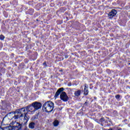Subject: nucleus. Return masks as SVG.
<instances>
[{
    "label": "nucleus",
    "instance_id": "obj_14",
    "mask_svg": "<svg viewBox=\"0 0 130 130\" xmlns=\"http://www.w3.org/2000/svg\"><path fill=\"white\" fill-rule=\"evenodd\" d=\"M120 97V95L119 94H117L115 96L116 99H119Z\"/></svg>",
    "mask_w": 130,
    "mask_h": 130
},
{
    "label": "nucleus",
    "instance_id": "obj_15",
    "mask_svg": "<svg viewBox=\"0 0 130 130\" xmlns=\"http://www.w3.org/2000/svg\"><path fill=\"white\" fill-rule=\"evenodd\" d=\"M101 121H104V118H101Z\"/></svg>",
    "mask_w": 130,
    "mask_h": 130
},
{
    "label": "nucleus",
    "instance_id": "obj_3",
    "mask_svg": "<svg viewBox=\"0 0 130 130\" xmlns=\"http://www.w3.org/2000/svg\"><path fill=\"white\" fill-rule=\"evenodd\" d=\"M60 98L61 100L63 101L64 102H67L68 100H69V96L67 95V93L64 91H62L60 95Z\"/></svg>",
    "mask_w": 130,
    "mask_h": 130
},
{
    "label": "nucleus",
    "instance_id": "obj_10",
    "mask_svg": "<svg viewBox=\"0 0 130 130\" xmlns=\"http://www.w3.org/2000/svg\"><path fill=\"white\" fill-rule=\"evenodd\" d=\"M88 87H87L86 86H85L84 87V94L85 95H88V93H89V91H88Z\"/></svg>",
    "mask_w": 130,
    "mask_h": 130
},
{
    "label": "nucleus",
    "instance_id": "obj_4",
    "mask_svg": "<svg viewBox=\"0 0 130 130\" xmlns=\"http://www.w3.org/2000/svg\"><path fill=\"white\" fill-rule=\"evenodd\" d=\"M26 108L27 112H30L31 114H34V113H35V111H36L35 108H34V106H33L32 104L30 105L27 106Z\"/></svg>",
    "mask_w": 130,
    "mask_h": 130
},
{
    "label": "nucleus",
    "instance_id": "obj_8",
    "mask_svg": "<svg viewBox=\"0 0 130 130\" xmlns=\"http://www.w3.org/2000/svg\"><path fill=\"white\" fill-rule=\"evenodd\" d=\"M74 95L77 97L80 96L81 95V90H76L74 93Z\"/></svg>",
    "mask_w": 130,
    "mask_h": 130
},
{
    "label": "nucleus",
    "instance_id": "obj_6",
    "mask_svg": "<svg viewBox=\"0 0 130 130\" xmlns=\"http://www.w3.org/2000/svg\"><path fill=\"white\" fill-rule=\"evenodd\" d=\"M116 14H117V12L115 9L112 10V11L108 14V18L109 19H113V17L116 16Z\"/></svg>",
    "mask_w": 130,
    "mask_h": 130
},
{
    "label": "nucleus",
    "instance_id": "obj_13",
    "mask_svg": "<svg viewBox=\"0 0 130 130\" xmlns=\"http://www.w3.org/2000/svg\"><path fill=\"white\" fill-rule=\"evenodd\" d=\"M0 39H1V40H4V39H5V37L3 35H1Z\"/></svg>",
    "mask_w": 130,
    "mask_h": 130
},
{
    "label": "nucleus",
    "instance_id": "obj_17",
    "mask_svg": "<svg viewBox=\"0 0 130 130\" xmlns=\"http://www.w3.org/2000/svg\"><path fill=\"white\" fill-rule=\"evenodd\" d=\"M118 130H121V128H119Z\"/></svg>",
    "mask_w": 130,
    "mask_h": 130
},
{
    "label": "nucleus",
    "instance_id": "obj_9",
    "mask_svg": "<svg viewBox=\"0 0 130 130\" xmlns=\"http://www.w3.org/2000/svg\"><path fill=\"white\" fill-rule=\"evenodd\" d=\"M35 126V123L34 122H31L29 124V128H34Z\"/></svg>",
    "mask_w": 130,
    "mask_h": 130
},
{
    "label": "nucleus",
    "instance_id": "obj_7",
    "mask_svg": "<svg viewBox=\"0 0 130 130\" xmlns=\"http://www.w3.org/2000/svg\"><path fill=\"white\" fill-rule=\"evenodd\" d=\"M62 91H63V88H59L55 94V98H57V97H58V96L59 95V94H60V93H62Z\"/></svg>",
    "mask_w": 130,
    "mask_h": 130
},
{
    "label": "nucleus",
    "instance_id": "obj_1",
    "mask_svg": "<svg viewBox=\"0 0 130 130\" xmlns=\"http://www.w3.org/2000/svg\"><path fill=\"white\" fill-rule=\"evenodd\" d=\"M27 113L28 112L27 111V109L25 107L17 110L12 113H10V116H12V115H13V117L11 118V119H13V118H14V119H18V118L20 117H23V116L25 119H27V116H26V115Z\"/></svg>",
    "mask_w": 130,
    "mask_h": 130
},
{
    "label": "nucleus",
    "instance_id": "obj_11",
    "mask_svg": "<svg viewBox=\"0 0 130 130\" xmlns=\"http://www.w3.org/2000/svg\"><path fill=\"white\" fill-rule=\"evenodd\" d=\"M58 121H57V120H55L54 122H53V124L54 126H57L58 125Z\"/></svg>",
    "mask_w": 130,
    "mask_h": 130
},
{
    "label": "nucleus",
    "instance_id": "obj_2",
    "mask_svg": "<svg viewBox=\"0 0 130 130\" xmlns=\"http://www.w3.org/2000/svg\"><path fill=\"white\" fill-rule=\"evenodd\" d=\"M54 104L51 101L45 103L43 106V110L45 112H51L53 110Z\"/></svg>",
    "mask_w": 130,
    "mask_h": 130
},
{
    "label": "nucleus",
    "instance_id": "obj_16",
    "mask_svg": "<svg viewBox=\"0 0 130 130\" xmlns=\"http://www.w3.org/2000/svg\"><path fill=\"white\" fill-rule=\"evenodd\" d=\"M43 64H44V66H45V64H46V63L44 62V63H43Z\"/></svg>",
    "mask_w": 130,
    "mask_h": 130
},
{
    "label": "nucleus",
    "instance_id": "obj_18",
    "mask_svg": "<svg viewBox=\"0 0 130 130\" xmlns=\"http://www.w3.org/2000/svg\"><path fill=\"white\" fill-rule=\"evenodd\" d=\"M18 125H20V124L19 123H17Z\"/></svg>",
    "mask_w": 130,
    "mask_h": 130
},
{
    "label": "nucleus",
    "instance_id": "obj_12",
    "mask_svg": "<svg viewBox=\"0 0 130 130\" xmlns=\"http://www.w3.org/2000/svg\"><path fill=\"white\" fill-rule=\"evenodd\" d=\"M38 118V116L37 115H35L34 117H32V120H34L35 119H37Z\"/></svg>",
    "mask_w": 130,
    "mask_h": 130
},
{
    "label": "nucleus",
    "instance_id": "obj_5",
    "mask_svg": "<svg viewBox=\"0 0 130 130\" xmlns=\"http://www.w3.org/2000/svg\"><path fill=\"white\" fill-rule=\"evenodd\" d=\"M31 104L32 105V106H34L36 111L38 110V109H40L42 106L41 103L37 102H34Z\"/></svg>",
    "mask_w": 130,
    "mask_h": 130
}]
</instances>
